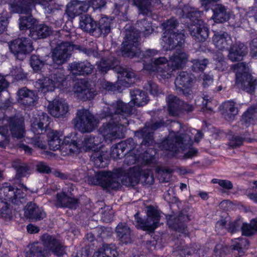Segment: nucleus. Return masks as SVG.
Segmentation results:
<instances>
[{"label": "nucleus", "mask_w": 257, "mask_h": 257, "mask_svg": "<svg viewBox=\"0 0 257 257\" xmlns=\"http://www.w3.org/2000/svg\"><path fill=\"white\" fill-rule=\"evenodd\" d=\"M111 20L107 17H102L97 23L95 37H98L102 34L104 36L110 33L111 30Z\"/></svg>", "instance_id": "nucleus-38"}, {"label": "nucleus", "mask_w": 257, "mask_h": 257, "mask_svg": "<svg viewBox=\"0 0 257 257\" xmlns=\"http://www.w3.org/2000/svg\"><path fill=\"white\" fill-rule=\"evenodd\" d=\"M168 63L166 57H159L150 60V63L146 64L144 67L149 71L156 72L163 79H168L173 74V70Z\"/></svg>", "instance_id": "nucleus-12"}, {"label": "nucleus", "mask_w": 257, "mask_h": 257, "mask_svg": "<svg viewBox=\"0 0 257 257\" xmlns=\"http://www.w3.org/2000/svg\"><path fill=\"white\" fill-rule=\"evenodd\" d=\"M147 218H143L139 212L135 215L137 226L144 230L153 231L157 226L160 219L159 211L152 206L147 207Z\"/></svg>", "instance_id": "nucleus-8"}, {"label": "nucleus", "mask_w": 257, "mask_h": 257, "mask_svg": "<svg viewBox=\"0 0 257 257\" xmlns=\"http://www.w3.org/2000/svg\"><path fill=\"white\" fill-rule=\"evenodd\" d=\"M43 244L46 250L51 251L58 257H63L66 253L64 246L54 236L44 234L42 236Z\"/></svg>", "instance_id": "nucleus-14"}, {"label": "nucleus", "mask_w": 257, "mask_h": 257, "mask_svg": "<svg viewBox=\"0 0 257 257\" xmlns=\"http://www.w3.org/2000/svg\"><path fill=\"white\" fill-rule=\"evenodd\" d=\"M7 123L4 125L7 126L9 131L11 132L14 138L18 139L22 138L25 134V126L24 120L22 118L18 116L8 117Z\"/></svg>", "instance_id": "nucleus-16"}, {"label": "nucleus", "mask_w": 257, "mask_h": 257, "mask_svg": "<svg viewBox=\"0 0 257 257\" xmlns=\"http://www.w3.org/2000/svg\"><path fill=\"white\" fill-rule=\"evenodd\" d=\"M37 83L44 93L53 91L56 88L50 75L49 77H44L42 78L38 79Z\"/></svg>", "instance_id": "nucleus-45"}, {"label": "nucleus", "mask_w": 257, "mask_h": 257, "mask_svg": "<svg viewBox=\"0 0 257 257\" xmlns=\"http://www.w3.org/2000/svg\"><path fill=\"white\" fill-rule=\"evenodd\" d=\"M101 136H87L82 141V148L84 150L88 151L95 149V147L101 143Z\"/></svg>", "instance_id": "nucleus-44"}, {"label": "nucleus", "mask_w": 257, "mask_h": 257, "mask_svg": "<svg viewBox=\"0 0 257 257\" xmlns=\"http://www.w3.org/2000/svg\"><path fill=\"white\" fill-rule=\"evenodd\" d=\"M244 240L242 238H235V241L231 245V249L235 257L241 256L243 254L242 250V244Z\"/></svg>", "instance_id": "nucleus-55"}, {"label": "nucleus", "mask_w": 257, "mask_h": 257, "mask_svg": "<svg viewBox=\"0 0 257 257\" xmlns=\"http://www.w3.org/2000/svg\"><path fill=\"white\" fill-rule=\"evenodd\" d=\"M55 206L57 207L76 209L78 206V199L68 196L63 191L57 194Z\"/></svg>", "instance_id": "nucleus-21"}, {"label": "nucleus", "mask_w": 257, "mask_h": 257, "mask_svg": "<svg viewBox=\"0 0 257 257\" xmlns=\"http://www.w3.org/2000/svg\"><path fill=\"white\" fill-rule=\"evenodd\" d=\"M238 113L236 103L233 101H225L222 105V114L225 119L230 121L234 119Z\"/></svg>", "instance_id": "nucleus-37"}, {"label": "nucleus", "mask_w": 257, "mask_h": 257, "mask_svg": "<svg viewBox=\"0 0 257 257\" xmlns=\"http://www.w3.org/2000/svg\"><path fill=\"white\" fill-rule=\"evenodd\" d=\"M253 141H254V140L251 139L246 136L243 137L239 136H233L229 141V146L233 148H236L242 145L244 141L250 143Z\"/></svg>", "instance_id": "nucleus-52"}, {"label": "nucleus", "mask_w": 257, "mask_h": 257, "mask_svg": "<svg viewBox=\"0 0 257 257\" xmlns=\"http://www.w3.org/2000/svg\"><path fill=\"white\" fill-rule=\"evenodd\" d=\"M20 187V188H14L15 196H14V198L17 202H13V204L20 205L22 203L21 199H24L26 196V193L24 192L22 189H24L25 191H27L28 190L27 187L22 184H21Z\"/></svg>", "instance_id": "nucleus-59"}, {"label": "nucleus", "mask_w": 257, "mask_h": 257, "mask_svg": "<svg viewBox=\"0 0 257 257\" xmlns=\"http://www.w3.org/2000/svg\"><path fill=\"white\" fill-rule=\"evenodd\" d=\"M48 108L52 116L59 118L68 112L69 106L65 100L61 99L53 100L49 104Z\"/></svg>", "instance_id": "nucleus-22"}, {"label": "nucleus", "mask_w": 257, "mask_h": 257, "mask_svg": "<svg viewBox=\"0 0 257 257\" xmlns=\"http://www.w3.org/2000/svg\"><path fill=\"white\" fill-rule=\"evenodd\" d=\"M56 38H58V41L56 44H73L71 40V36L69 31L64 30H61L57 32L56 35Z\"/></svg>", "instance_id": "nucleus-53"}, {"label": "nucleus", "mask_w": 257, "mask_h": 257, "mask_svg": "<svg viewBox=\"0 0 257 257\" xmlns=\"http://www.w3.org/2000/svg\"><path fill=\"white\" fill-rule=\"evenodd\" d=\"M49 75L56 87L61 88L67 86V76L65 75L63 70L56 69L53 71Z\"/></svg>", "instance_id": "nucleus-41"}, {"label": "nucleus", "mask_w": 257, "mask_h": 257, "mask_svg": "<svg viewBox=\"0 0 257 257\" xmlns=\"http://www.w3.org/2000/svg\"><path fill=\"white\" fill-rule=\"evenodd\" d=\"M212 41L215 47L220 50L228 49L232 44L231 38L226 32L215 33Z\"/></svg>", "instance_id": "nucleus-27"}, {"label": "nucleus", "mask_w": 257, "mask_h": 257, "mask_svg": "<svg viewBox=\"0 0 257 257\" xmlns=\"http://www.w3.org/2000/svg\"><path fill=\"white\" fill-rule=\"evenodd\" d=\"M15 196L14 187L11 186H4L0 188V197L2 202L9 201L17 202L14 196Z\"/></svg>", "instance_id": "nucleus-46"}, {"label": "nucleus", "mask_w": 257, "mask_h": 257, "mask_svg": "<svg viewBox=\"0 0 257 257\" xmlns=\"http://www.w3.org/2000/svg\"><path fill=\"white\" fill-rule=\"evenodd\" d=\"M75 127L82 133H89L94 130L97 121L95 117L88 110H77L76 116L73 120Z\"/></svg>", "instance_id": "nucleus-9"}, {"label": "nucleus", "mask_w": 257, "mask_h": 257, "mask_svg": "<svg viewBox=\"0 0 257 257\" xmlns=\"http://www.w3.org/2000/svg\"><path fill=\"white\" fill-rule=\"evenodd\" d=\"M115 71L117 74V86L128 87L135 82V73L131 69L118 66Z\"/></svg>", "instance_id": "nucleus-17"}, {"label": "nucleus", "mask_w": 257, "mask_h": 257, "mask_svg": "<svg viewBox=\"0 0 257 257\" xmlns=\"http://www.w3.org/2000/svg\"><path fill=\"white\" fill-rule=\"evenodd\" d=\"M175 251L178 252L181 256L186 254H191L194 250L192 247L186 245L183 240L177 239L174 245Z\"/></svg>", "instance_id": "nucleus-47"}, {"label": "nucleus", "mask_w": 257, "mask_h": 257, "mask_svg": "<svg viewBox=\"0 0 257 257\" xmlns=\"http://www.w3.org/2000/svg\"><path fill=\"white\" fill-rule=\"evenodd\" d=\"M245 16L247 18H252L257 23V3L249 7L246 11Z\"/></svg>", "instance_id": "nucleus-64"}, {"label": "nucleus", "mask_w": 257, "mask_h": 257, "mask_svg": "<svg viewBox=\"0 0 257 257\" xmlns=\"http://www.w3.org/2000/svg\"><path fill=\"white\" fill-rule=\"evenodd\" d=\"M189 132L182 134H177L174 137L169 136L168 139L162 142L159 148L161 150H168L174 152L176 155L179 149L184 150L192 144V136Z\"/></svg>", "instance_id": "nucleus-5"}, {"label": "nucleus", "mask_w": 257, "mask_h": 257, "mask_svg": "<svg viewBox=\"0 0 257 257\" xmlns=\"http://www.w3.org/2000/svg\"><path fill=\"white\" fill-rule=\"evenodd\" d=\"M139 174V182L143 185L150 186L154 182V178L152 172L150 170H142Z\"/></svg>", "instance_id": "nucleus-48"}, {"label": "nucleus", "mask_w": 257, "mask_h": 257, "mask_svg": "<svg viewBox=\"0 0 257 257\" xmlns=\"http://www.w3.org/2000/svg\"><path fill=\"white\" fill-rule=\"evenodd\" d=\"M119 143L113 146L111 149L110 156L114 159H121L126 155L123 149H119Z\"/></svg>", "instance_id": "nucleus-62"}, {"label": "nucleus", "mask_w": 257, "mask_h": 257, "mask_svg": "<svg viewBox=\"0 0 257 257\" xmlns=\"http://www.w3.org/2000/svg\"><path fill=\"white\" fill-rule=\"evenodd\" d=\"M50 56L48 55L42 56L39 54H33L30 59V65L33 69L37 72L41 70L42 67L48 64V60Z\"/></svg>", "instance_id": "nucleus-42"}, {"label": "nucleus", "mask_w": 257, "mask_h": 257, "mask_svg": "<svg viewBox=\"0 0 257 257\" xmlns=\"http://www.w3.org/2000/svg\"><path fill=\"white\" fill-rule=\"evenodd\" d=\"M199 13L195 11H191L186 14L187 18L191 20L194 17L197 18ZM196 22L191 24L188 27V30L192 38L196 42H203L205 41L209 37V29L202 21L196 19Z\"/></svg>", "instance_id": "nucleus-7"}, {"label": "nucleus", "mask_w": 257, "mask_h": 257, "mask_svg": "<svg viewBox=\"0 0 257 257\" xmlns=\"http://www.w3.org/2000/svg\"><path fill=\"white\" fill-rule=\"evenodd\" d=\"M189 55L184 51L178 49L174 52L170 58V68L173 72L177 69H182L188 61Z\"/></svg>", "instance_id": "nucleus-19"}, {"label": "nucleus", "mask_w": 257, "mask_h": 257, "mask_svg": "<svg viewBox=\"0 0 257 257\" xmlns=\"http://www.w3.org/2000/svg\"><path fill=\"white\" fill-rule=\"evenodd\" d=\"M97 22L88 14H84L80 17L79 27L83 31L95 36Z\"/></svg>", "instance_id": "nucleus-29"}, {"label": "nucleus", "mask_w": 257, "mask_h": 257, "mask_svg": "<svg viewBox=\"0 0 257 257\" xmlns=\"http://www.w3.org/2000/svg\"><path fill=\"white\" fill-rule=\"evenodd\" d=\"M49 118L46 113L42 112L41 114H39L32 123L31 130L36 135L42 134L45 132L49 124Z\"/></svg>", "instance_id": "nucleus-30"}, {"label": "nucleus", "mask_w": 257, "mask_h": 257, "mask_svg": "<svg viewBox=\"0 0 257 257\" xmlns=\"http://www.w3.org/2000/svg\"><path fill=\"white\" fill-rule=\"evenodd\" d=\"M52 32V28L43 24L37 25L29 30V36L34 40L44 39L49 36Z\"/></svg>", "instance_id": "nucleus-25"}, {"label": "nucleus", "mask_w": 257, "mask_h": 257, "mask_svg": "<svg viewBox=\"0 0 257 257\" xmlns=\"http://www.w3.org/2000/svg\"><path fill=\"white\" fill-rule=\"evenodd\" d=\"M88 5L82 2L73 1L67 6L66 12L68 16L73 18L77 15L81 14L83 12L88 10Z\"/></svg>", "instance_id": "nucleus-33"}, {"label": "nucleus", "mask_w": 257, "mask_h": 257, "mask_svg": "<svg viewBox=\"0 0 257 257\" xmlns=\"http://www.w3.org/2000/svg\"><path fill=\"white\" fill-rule=\"evenodd\" d=\"M119 180L125 186H135L139 183V174L133 170H130L119 179L116 174L111 172L99 171L94 176H88L87 179L89 184H99L103 187L113 189L119 187Z\"/></svg>", "instance_id": "nucleus-2"}, {"label": "nucleus", "mask_w": 257, "mask_h": 257, "mask_svg": "<svg viewBox=\"0 0 257 257\" xmlns=\"http://www.w3.org/2000/svg\"><path fill=\"white\" fill-rule=\"evenodd\" d=\"M213 15L212 19L215 23H222L227 21L230 15L227 12V9L221 4H215L212 8Z\"/></svg>", "instance_id": "nucleus-32"}, {"label": "nucleus", "mask_w": 257, "mask_h": 257, "mask_svg": "<svg viewBox=\"0 0 257 257\" xmlns=\"http://www.w3.org/2000/svg\"><path fill=\"white\" fill-rule=\"evenodd\" d=\"M190 220L189 215L182 211L176 217L171 216L167 221L169 227L179 232L185 231L186 228V223Z\"/></svg>", "instance_id": "nucleus-24"}, {"label": "nucleus", "mask_w": 257, "mask_h": 257, "mask_svg": "<svg viewBox=\"0 0 257 257\" xmlns=\"http://www.w3.org/2000/svg\"><path fill=\"white\" fill-rule=\"evenodd\" d=\"M132 111V106L121 100L115 101L103 107L101 117L109 118L110 121L103 123L99 131L106 142L111 143L121 137L120 126H126L128 124L127 118Z\"/></svg>", "instance_id": "nucleus-1"}, {"label": "nucleus", "mask_w": 257, "mask_h": 257, "mask_svg": "<svg viewBox=\"0 0 257 257\" xmlns=\"http://www.w3.org/2000/svg\"><path fill=\"white\" fill-rule=\"evenodd\" d=\"M133 4L139 9L140 14L147 15L152 11L153 8L161 5L160 0H133Z\"/></svg>", "instance_id": "nucleus-28"}, {"label": "nucleus", "mask_w": 257, "mask_h": 257, "mask_svg": "<svg viewBox=\"0 0 257 257\" xmlns=\"http://www.w3.org/2000/svg\"><path fill=\"white\" fill-rule=\"evenodd\" d=\"M9 48L16 58L20 60H23L26 55L30 53L34 50L32 41L25 37L13 40L9 45Z\"/></svg>", "instance_id": "nucleus-11"}, {"label": "nucleus", "mask_w": 257, "mask_h": 257, "mask_svg": "<svg viewBox=\"0 0 257 257\" xmlns=\"http://www.w3.org/2000/svg\"><path fill=\"white\" fill-rule=\"evenodd\" d=\"M48 137V145L51 150L56 151L60 149L63 142L56 132L50 133Z\"/></svg>", "instance_id": "nucleus-49"}, {"label": "nucleus", "mask_w": 257, "mask_h": 257, "mask_svg": "<svg viewBox=\"0 0 257 257\" xmlns=\"http://www.w3.org/2000/svg\"><path fill=\"white\" fill-rule=\"evenodd\" d=\"M108 153L107 151H96L92 153L91 160L97 168H104L108 164Z\"/></svg>", "instance_id": "nucleus-40"}, {"label": "nucleus", "mask_w": 257, "mask_h": 257, "mask_svg": "<svg viewBox=\"0 0 257 257\" xmlns=\"http://www.w3.org/2000/svg\"><path fill=\"white\" fill-rule=\"evenodd\" d=\"M195 81V77L193 74L186 71L180 72L176 77L174 82L177 93L187 97H192V86Z\"/></svg>", "instance_id": "nucleus-10"}, {"label": "nucleus", "mask_w": 257, "mask_h": 257, "mask_svg": "<svg viewBox=\"0 0 257 257\" xmlns=\"http://www.w3.org/2000/svg\"><path fill=\"white\" fill-rule=\"evenodd\" d=\"M257 119V105L251 106L243 113L241 121L246 126L255 123Z\"/></svg>", "instance_id": "nucleus-43"}, {"label": "nucleus", "mask_w": 257, "mask_h": 257, "mask_svg": "<svg viewBox=\"0 0 257 257\" xmlns=\"http://www.w3.org/2000/svg\"><path fill=\"white\" fill-rule=\"evenodd\" d=\"M192 65L191 66V70L196 72L203 71L209 63L207 58L203 59H194L191 60Z\"/></svg>", "instance_id": "nucleus-50"}, {"label": "nucleus", "mask_w": 257, "mask_h": 257, "mask_svg": "<svg viewBox=\"0 0 257 257\" xmlns=\"http://www.w3.org/2000/svg\"><path fill=\"white\" fill-rule=\"evenodd\" d=\"M113 62L109 59H101L98 64V69L103 73H106L113 68Z\"/></svg>", "instance_id": "nucleus-58"}, {"label": "nucleus", "mask_w": 257, "mask_h": 257, "mask_svg": "<svg viewBox=\"0 0 257 257\" xmlns=\"http://www.w3.org/2000/svg\"><path fill=\"white\" fill-rule=\"evenodd\" d=\"M119 143L120 144L119 146V149H123L126 155L127 153H130L136 147V144L132 138L127 139L124 141L120 142Z\"/></svg>", "instance_id": "nucleus-57"}, {"label": "nucleus", "mask_w": 257, "mask_h": 257, "mask_svg": "<svg viewBox=\"0 0 257 257\" xmlns=\"http://www.w3.org/2000/svg\"><path fill=\"white\" fill-rule=\"evenodd\" d=\"M169 113L172 116H178L181 113V107L183 101L177 96L170 94L166 97Z\"/></svg>", "instance_id": "nucleus-35"}, {"label": "nucleus", "mask_w": 257, "mask_h": 257, "mask_svg": "<svg viewBox=\"0 0 257 257\" xmlns=\"http://www.w3.org/2000/svg\"><path fill=\"white\" fill-rule=\"evenodd\" d=\"M144 88L153 96H157L161 93V90L157 84L152 80L148 81L144 85Z\"/></svg>", "instance_id": "nucleus-60"}, {"label": "nucleus", "mask_w": 257, "mask_h": 257, "mask_svg": "<svg viewBox=\"0 0 257 257\" xmlns=\"http://www.w3.org/2000/svg\"><path fill=\"white\" fill-rule=\"evenodd\" d=\"M12 167L16 171L15 179L21 181L23 177H26L31 173L30 168L27 164L20 161H14Z\"/></svg>", "instance_id": "nucleus-39"}, {"label": "nucleus", "mask_w": 257, "mask_h": 257, "mask_svg": "<svg viewBox=\"0 0 257 257\" xmlns=\"http://www.w3.org/2000/svg\"><path fill=\"white\" fill-rule=\"evenodd\" d=\"M115 231L117 237L122 243L128 244L132 243L133 231L126 223H119L115 227Z\"/></svg>", "instance_id": "nucleus-23"}, {"label": "nucleus", "mask_w": 257, "mask_h": 257, "mask_svg": "<svg viewBox=\"0 0 257 257\" xmlns=\"http://www.w3.org/2000/svg\"><path fill=\"white\" fill-rule=\"evenodd\" d=\"M130 93L132 99L127 104H130L133 108L132 114L134 109L133 104L139 106H143L147 103L148 97L144 92L138 89L131 90Z\"/></svg>", "instance_id": "nucleus-36"}, {"label": "nucleus", "mask_w": 257, "mask_h": 257, "mask_svg": "<svg viewBox=\"0 0 257 257\" xmlns=\"http://www.w3.org/2000/svg\"><path fill=\"white\" fill-rule=\"evenodd\" d=\"M74 92L77 97L83 101L91 99L94 97V93L88 88L85 83L80 81L76 82L74 86Z\"/></svg>", "instance_id": "nucleus-34"}, {"label": "nucleus", "mask_w": 257, "mask_h": 257, "mask_svg": "<svg viewBox=\"0 0 257 257\" xmlns=\"http://www.w3.org/2000/svg\"><path fill=\"white\" fill-rule=\"evenodd\" d=\"M74 50H78L87 55L93 54L94 52L92 49H88L78 45L67 43L57 44L52 55L53 62L58 65L65 63L70 59L72 52Z\"/></svg>", "instance_id": "nucleus-3"}, {"label": "nucleus", "mask_w": 257, "mask_h": 257, "mask_svg": "<svg viewBox=\"0 0 257 257\" xmlns=\"http://www.w3.org/2000/svg\"><path fill=\"white\" fill-rule=\"evenodd\" d=\"M24 215L26 218L32 221H37L45 218L46 214L44 210L36 203L30 202L25 206Z\"/></svg>", "instance_id": "nucleus-18"}, {"label": "nucleus", "mask_w": 257, "mask_h": 257, "mask_svg": "<svg viewBox=\"0 0 257 257\" xmlns=\"http://www.w3.org/2000/svg\"><path fill=\"white\" fill-rule=\"evenodd\" d=\"M70 69L73 75H84L92 73L93 66L89 62H75L69 65Z\"/></svg>", "instance_id": "nucleus-26"}, {"label": "nucleus", "mask_w": 257, "mask_h": 257, "mask_svg": "<svg viewBox=\"0 0 257 257\" xmlns=\"http://www.w3.org/2000/svg\"><path fill=\"white\" fill-rule=\"evenodd\" d=\"M18 102L27 107H31L37 104L38 97L37 93L26 87H22L17 91Z\"/></svg>", "instance_id": "nucleus-15"}, {"label": "nucleus", "mask_w": 257, "mask_h": 257, "mask_svg": "<svg viewBox=\"0 0 257 257\" xmlns=\"http://www.w3.org/2000/svg\"><path fill=\"white\" fill-rule=\"evenodd\" d=\"M164 123L165 122L162 121L155 122H147L143 128L136 131L135 135L137 137L143 139L141 145L146 146H151L154 142V131L164 125Z\"/></svg>", "instance_id": "nucleus-13"}, {"label": "nucleus", "mask_w": 257, "mask_h": 257, "mask_svg": "<svg viewBox=\"0 0 257 257\" xmlns=\"http://www.w3.org/2000/svg\"><path fill=\"white\" fill-rule=\"evenodd\" d=\"M140 53H135V56L141 59H146V58H151L152 59L155 58V57L158 55L159 53V51L156 49H147L144 52H143L141 51L140 48H139V51Z\"/></svg>", "instance_id": "nucleus-56"}, {"label": "nucleus", "mask_w": 257, "mask_h": 257, "mask_svg": "<svg viewBox=\"0 0 257 257\" xmlns=\"http://www.w3.org/2000/svg\"><path fill=\"white\" fill-rule=\"evenodd\" d=\"M231 69L236 73V83L240 84L242 89L251 93L257 86V79L249 73V68L244 62L238 63L232 65Z\"/></svg>", "instance_id": "nucleus-4"}, {"label": "nucleus", "mask_w": 257, "mask_h": 257, "mask_svg": "<svg viewBox=\"0 0 257 257\" xmlns=\"http://www.w3.org/2000/svg\"><path fill=\"white\" fill-rule=\"evenodd\" d=\"M202 105L203 106V111L204 112L212 111L213 104L212 102V98L207 95H205L202 97Z\"/></svg>", "instance_id": "nucleus-63"}, {"label": "nucleus", "mask_w": 257, "mask_h": 257, "mask_svg": "<svg viewBox=\"0 0 257 257\" xmlns=\"http://www.w3.org/2000/svg\"><path fill=\"white\" fill-rule=\"evenodd\" d=\"M178 25V22L176 19L174 18H171L162 24L163 29L165 30L166 32L171 33L173 31Z\"/></svg>", "instance_id": "nucleus-61"}, {"label": "nucleus", "mask_w": 257, "mask_h": 257, "mask_svg": "<svg viewBox=\"0 0 257 257\" xmlns=\"http://www.w3.org/2000/svg\"><path fill=\"white\" fill-rule=\"evenodd\" d=\"M139 31L143 33L144 35L146 37L151 34L154 31L151 23L146 19H143L137 22Z\"/></svg>", "instance_id": "nucleus-51"}, {"label": "nucleus", "mask_w": 257, "mask_h": 257, "mask_svg": "<svg viewBox=\"0 0 257 257\" xmlns=\"http://www.w3.org/2000/svg\"><path fill=\"white\" fill-rule=\"evenodd\" d=\"M124 40L122 44L121 53L125 57L134 58L138 53L140 45V35L138 30L131 27L125 30Z\"/></svg>", "instance_id": "nucleus-6"}, {"label": "nucleus", "mask_w": 257, "mask_h": 257, "mask_svg": "<svg viewBox=\"0 0 257 257\" xmlns=\"http://www.w3.org/2000/svg\"><path fill=\"white\" fill-rule=\"evenodd\" d=\"M0 134L3 138V139L0 140V148L5 149L9 145L10 141L9 130L7 126H0Z\"/></svg>", "instance_id": "nucleus-54"}, {"label": "nucleus", "mask_w": 257, "mask_h": 257, "mask_svg": "<svg viewBox=\"0 0 257 257\" xmlns=\"http://www.w3.org/2000/svg\"><path fill=\"white\" fill-rule=\"evenodd\" d=\"M247 53L245 46L240 42L233 45L229 50L228 58L232 62L239 61Z\"/></svg>", "instance_id": "nucleus-31"}, {"label": "nucleus", "mask_w": 257, "mask_h": 257, "mask_svg": "<svg viewBox=\"0 0 257 257\" xmlns=\"http://www.w3.org/2000/svg\"><path fill=\"white\" fill-rule=\"evenodd\" d=\"M163 41L167 49L172 50L176 47H182L185 43V35L184 33L171 32L168 36L163 37Z\"/></svg>", "instance_id": "nucleus-20"}]
</instances>
